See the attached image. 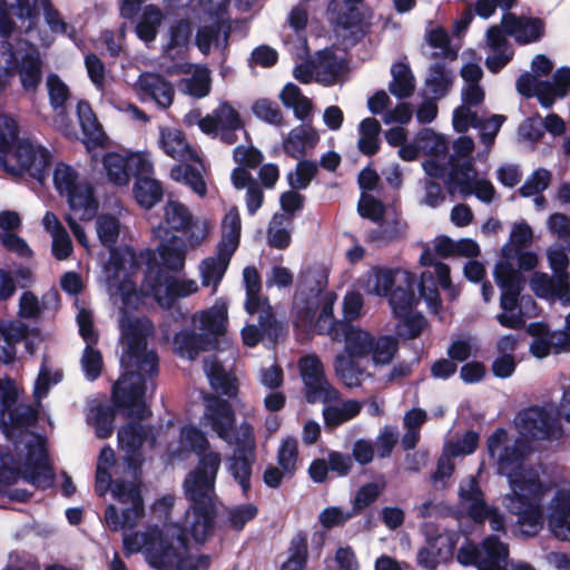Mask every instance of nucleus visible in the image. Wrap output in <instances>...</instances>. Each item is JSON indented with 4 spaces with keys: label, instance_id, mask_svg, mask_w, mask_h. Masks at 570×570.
<instances>
[{
    "label": "nucleus",
    "instance_id": "obj_8",
    "mask_svg": "<svg viewBox=\"0 0 570 570\" xmlns=\"http://www.w3.org/2000/svg\"><path fill=\"white\" fill-rule=\"evenodd\" d=\"M204 413L200 422L215 435L228 443L239 438L236 433V413L232 403L213 393L204 395Z\"/></svg>",
    "mask_w": 570,
    "mask_h": 570
},
{
    "label": "nucleus",
    "instance_id": "obj_18",
    "mask_svg": "<svg viewBox=\"0 0 570 570\" xmlns=\"http://www.w3.org/2000/svg\"><path fill=\"white\" fill-rule=\"evenodd\" d=\"M137 86L140 95L150 98L163 109L171 106L175 89L163 75L144 72L138 77Z\"/></svg>",
    "mask_w": 570,
    "mask_h": 570
},
{
    "label": "nucleus",
    "instance_id": "obj_9",
    "mask_svg": "<svg viewBox=\"0 0 570 570\" xmlns=\"http://www.w3.org/2000/svg\"><path fill=\"white\" fill-rule=\"evenodd\" d=\"M235 451L229 458L228 471L242 489L244 497H248L252 490L253 465L256 460L255 439L253 428L249 424L242 425L240 438L235 440Z\"/></svg>",
    "mask_w": 570,
    "mask_h": 570
},
{
    "label": "nucleus",
    "instance_id": "obj_47",
    "mask_svg": "<svg viewBox=\"0 0 570 570\" xmlns=\"http://www.w3.org/2000/svg\"><path fill=\"white\" fill-rule=\"evenodd\" d=\"M210 386L228 397H235L238 392L236 379L226 373L220 364H214L209 372Z\"/></svg>",
    "mask_w": 570,
    "mask_h": 570
},
{
    "label": "nucleus",
    "instance_id": "obj_44",
    "mask_svg": "<svg viewBox=\"0 0 570 570\" xmlns=\"http://www.w3.org/2000/svg\"><path fill=\"white\" fill-rule=\"evenodd\" d=\"M354 358L343 355H337L335 358L336 375L347 387H356L361 384L360 376L363 371Z\"/></svg>",
    "mask_w": 570,
    "mask_h": 570
},
{
    "label": "nucleus",
    "instance_id": "obj_14",
    "mask_svg": "<svg viewBox=\"0 0 570 570\" xmlns=\"http://www.w3.org/2000/svg\"><path fill=\"white\" fill-rule=\"evenodd\" d=\"M107 178L116 186H126L131 176L149 174L151 165L138 154L121 155L116 151L107 153L102 158Z\"/></svg>",
    "mask_w": 570,
    "mask_h": 570
},
{
    "label": "nucleus",
    "instance_id": "obj_3",
    "mask_svg": "<svg viewBox=\"0 0 570 570\" xmlns=\"http://www.w3.org/2000/svg\"><path fill=\"white\" fill-rule=\"evenodd\" d=\"M127 554L142 551L148 564L156 570H207L210 558L199 554L198 558H181L168 539L166 529L154 528L142 533L125 534L122 539Z\"/></svg>",
    "mask_w": 570,
    "mask_h": 570
},
{
    "label": "nucleus",
    "instance_id": "obj_6",
    "mask_svg": "<svg viewBox=\"0 0 570 570\" xmlns=\"http://www.w3.org/2000/svg\"><path fill=\"white\" fill-rule=\"evenodd\" d=\"M509 546L495 534L487 535L481 543L466 541L456 552V561L464 567L478 570H505Z\"/></svg>",
    "mask_w": 570,
    "mask_h": 570
},
{
    "label": "nucleus",
    "instance_id": "obj_39",
    "mask_svg": "<svg viewBox=\"0 0 570 570\" xmlns=\"http://www.w3.org/2000/svg\"><path fill=\"white\" fill-rule=\"evenodd\" d=\"M194 31V24L188 18H181L174 21L169 27V41L164 46V51H170L187 47L190 42Z\"/></svg>",
    "mask_w": 570,
    "mask_h": 570
},
{
    "label": "nucleus",
    "instance_id": "obj_49",
    "mask_svg": "<svg viewBox=\"0 0 570 570\" xmlns=\"http://www.w3.org/2000/svg\"><path fill=\"white\" fill-rule=\"evenodd\" d=\"M426 86L438 98H442L448 94L452 86V76L446 70L444 63L436 62L431 66Z\"/></svg>",
    "mask_w": 570,
    "mask_h": 570
},
{
    "label": "nucleus",
    "instance_id": "obj_29",
    "mask_svg": "<svg viewBox=\"0 0 570 570\" xmlns=\"http://www.w3.org/2000/svg\"><path fill=\"white\" fill-rule=\"evenodd\" d=\"M308 560V539L303 530L296 532L287 548V559L279 570H306Z\"/></svg>",
    "mask_w": 570,
    "mask_h": 570
},
{
    "label": "nucleus",
    "instance_id": "obj_43",
    "mask_svg": "<svg viewBox=\"0 0 570 570\" xmlns=\"http://www.w3.org/2000/svg\"><path fill=\"white\" fill-rule=\"evenodd\" d=\"M265 304L267 305V309H264L263 313L259 315L258 323L261 328L264 332H267L276 323L275 316L272 312L271 306L268 305L267 298L262 299L259 296V292L246 293L245 309L248 314H256L261 308H263Z\"/></svg>",
    "mask_w": 570,
    "mask_h": 570
},
{
    "label": "nucleus",
    "instance_id": "obj_52",
    "mask_svg": "<svg viewBox=\"0 0 570 570\" xmlns=\"http://www.w3.org/2000/svg\"><path fill=\"white\" fill-rule=\"evenodd\" d=\"M159 142L164 153L174 159L181 157L188 147L184 134L177 129H163Z\"/></svg>",
    "mask_w": 570,
    "mask_h": 570
},
{
    "label": "nucleus",
    "instance_id": "obj_17",
    "mask_svg": "<svg viewBox=\"0 0 570 570\" xmlns=\"http://www.w3.org/2000/svg\"><path fill=\"white\" fill-rule=\"evenodd\" d=\"M449 171L444 180L450 195L459 191L463 197L471 196V184L478 177L475 163L472 157L456 159V156H449Z\"/></svg>",
    "mask_w": 570,
    "mask_h": 570
},
{
    "label": "nucleus",
    "instance_id": "obj_50",
    "mask_svg": "<svg viewBox=\"0 0 570 570\" xmlns=\"http://www.w3.org/2000/svg\"><path fill=\"white\" fill-rule=\"evenodd\" d=\"M97 234L105 247L112 248L118 240L120 232L119 219L110 214H102L97 218Z\"/></svg>",
    "mask_w": 570,
    "mask_h": 570
},
{
    "label": "nucleus",
    "instance_id": "obj_30",
    "mask_svg": "<svg viewBox=\"0 0 570 570\" xmlns=\"http://www.w3.org/2000/svg\"><path fill=\"white\" fill-rule=\"evenodd\" d=\"M392 81L389 85L390 92L397 99L410 98L415 89V78L407 63L397 61L391 68Z\"/></svg>",
    "mask_w": 570,
    "mask_h": 570
},
{
    "label": "nucleus",
    "instance_id": "obj_64",
    "mask_svg": "<svg viewBox=\"0 0 570 570\" xmlns=\"http://www.w3.org/2000/svg\"><path fill=\"white\" fill-rule=\"evenodd\" d=\"M258 509L253 503H246L235 507L228 512V522L233 530L242 531L246 523L254 520Z\"/></svg>",
    "mask_w": 570,
    "mask_h": 570
},
{
    "label": "nucleus",
    "instance_id": "obj_7",
    "mask_svg": "<svg viewBox=\"0 0 570 570\" xmlns=\"http://www.w3.org/2000/svg\"><path fill=\"white\" fill-rule=\"evenodd\" d=\"M298 370L307 403H327L338 399L340 393L326 379L324 365L317 355L302 356L298 360Z\"/></svg>",
    "mask_w": 570,
    "mask_h": 570
},
{
    "label": "nucleus",
    "instance_id": "obj_35",
    "mask_svg": "<svg viewBox=\"0 0 570 570\" xmlns=\"http://www.w3.org/2000/svg\"><path fill=\"white\" fill-rule=\"evenodd\" d=\"M518 503V510L514 512L518 515V523L528 528V531L532 534L538 533L543 525V513L540 507V500Z\"/></svg>",
    "mask_w": 570,
    "mask_h": 570
},
{
    "label": "nucleus",
    "instance_id": "obj_40",
    "mask_svg": "<svg viewBox=\"0 0 570 570\" xmlns=\"http://www.w3.org/2000/svg\"><path fill=\"white\" fill-rule=\"evenodd\" d=\"M200 328L204 330L216 342V337L226 331L227 308L225 306L218 308H209L200 314Z\"/></svg>",
    "mask_w": 570,
    "mask_h": 570
},
{
    "label": "nucleus",
    "instance_id": "obj_33",
    "mask_svg": "<svg viewBox=\"0 0 570 570\" xmlns=\"http://www.w3.org/2000/svg\"><path fill=\"white\" fill-rule=\"evenodd\" d=\"M360 138L357 141L358 150L365 156H374L380 150L379 135L381 124L374 117H367L360 124Z\"/></svg>",
    "mask_w": 570,
    "mask_h": 570
},
{
    "label": "nucleus",
    "instance_id": "obj_28",
    "mask_svg": "<svg viewBox=\"0 0 570 570\" xmlns=\"http://www.w3.org/2000/svg\"><path fill=\"white\" fill-rule=\"evenodd\" d=\"M138 174L134 184L132 193L137 203L146 208H153L163 199L164 189L160 181Z\"/></svg>",
    "mask_w": 570,
    "mask_h": 570
},
{
    "label": "nucleus",
    "instance_id": "obj_38",
    "mask_svg": "<svg viewBox=\"0 0 570 570\" xmlns=\"http://www.w3.org/2000/svg\"><path fill=\"white\" fill-rule=\"evenodd\" d=\"M395 318L399 320L396 333L403 340L417 338L429 325L422 313L412 311L409 314L395 315Z\"/></svg>",
    "mask_w": 570,
    "mask_h": 570
},
{
    "label": "nucleus",
    "instance_id": "obj_25",
    "mask_svg": "<svg viewBox=\"0 0 570 570\" xmlns=\"http://www.w3.org/2000/svg\"><path fill=\"white\" fill-rule=\"evenodd\" d=\"M508 481L517 502L541 500L544 493L543 484L535 473L521 470L508 478Z\"/></svg>",
    "mask_w": 570,
    "mask_h": 570
},
{
    "label": "nucleus",
    "instance_id": "obj_5",
    "mask_svg": "<svg viewBox=\"0 0 570 570\" xmlns=\"http://www.w3.org/2000/svg\"><path fill=\"white\" fill-rule=\"evenodd\" d=\"M19 478L37 489L46 490L52 485L55 473L45 449L37 456L29 449L23 464L9 449H0V484H13Z\"/></svg>",
    "mask_w": 570,
    "mask_h": 570
},
{
    "label": "nucleus",
    "instance_id": "obj_1",
    "mask_svg": "<svg viewBox=\"0 0 570 570\" xmlns=\"http://www.w3.org/2000/svg\"><path fill=\"white\" fill-rule=\"evenodd\" d=\"M122 334L128 345L120 357L124 373L112 385L111 404L100 403L94 409V426L99 439L112 435L118 412L126 419L151 416V411L145 402L146 380L158 374V355L146 353V333L139 321L125 324Z\"/></svg>",
    "mask_w": 570,
    "mask_h": 570
},
{
    "label": "nucleus",
    "instance_id": "obj_27",
    "mask_svg": "<svg viewBox=\"0 0 570 570\" xmlns=\"http://www.w3.org/2000/svg\"><path fill=\"white\" fill-rule=\"evenodd\" d=\"M6 413L8 414V421L0 415V429L7 435L13 430L32 426L38 421L37 410L28 404L17 405L16 403L6 410Z\"/></svg>",
    "mask_w": 570,
    "mask_h": 570
},
{
    "label": "nucleus",
    "instance_id": "obj_37",
    "mask_svg": "<svg viewBox=\"0 0 570 570\" xmlns=\"http://www.w3.org/2000/svg\"><path fill=\"white\" fill-rule=\"evenodd\" d=\"M27 335L26 325L17 322H0V336L7 344L3 348L4 363H10L16 357V344L22 341Z\"/></svg>",
    "mask_w": 570,
    "mask_h": 570
},
{
    "label": "nucleus",
    "instance_id": "obj_42",
    "mask_svg": "<svg viewBox=\"0 0 570 570\" xmlns=\"http://www.w3.org/2000/svg\"><path fill=\"white\" fill-rule=\"evenodd\" d=\"M419 295L423 298L432 313H439L442 308V301L433 273L425 271L421 274L420 282H416Z\"/></svg>",
    "mask_w": 570,
    "mask_h": 570
},
{
    "label": "nucleus",
    "instance_id": "obj_24",
    "mask_svg": "<svg viewBox=\"0 0 570 570\" xmlns=\"http://www.w3.org/2000/svg\"><path fill=\"white\" fill-rule=\"evenodd\" d=\"M174 345L180 357L195 360L200 352L209 351L213 347L214 338L208 334L181 330L174 335Z\"/></svg>",
    "mask_w": 570,
    "mask_h": 570
},
{
    "label": "nucleus",
    "instance_id": "obj_48",
    "mask_svg": "<svg viewBox=\"0 0 570 570\" xmlns=\"http://www.w3.org/2000/svg\"><path fill=\"white\" fill-rule=\"evenodd\" d=\"M397 340L391 335L373 337L370 355L375 364H389L397 352Z\"/></svg>",
    "mask_w": 570,
    "mask_h": 570
},
{
    "label": "nucleus",
    "instance_id": "obj_55",
    "mask_svg": "<svg viewBox=\"0 0 570 570\" xmlns=\"http://www.w3.org/2000/svg\"><path fill=\"white\" fill-rule=\"evenodd\" d=\"M47 88L51 107L55 110L65 109L66 102L70 97L68 86L57 73H50L47 77Z\"/></svg>",
    "mask_w": 570,
    "mask_h": 570
},
{
    "label": "nucleus",
    "instance_id": "obj_11",
    "mask_svg": "<svg viewBox=\"0 0 570 570\" xmlns=\"http://www.w3.org/2000/svg\"><path fill=\"white\" fill-rule=\"evenodd\" d=\"M11 157L21 173L40 184H43L50 175L52 155L41 145H35L29 139H21L16 144Z\"/></svg>",
    "mask_w": 570,
    "mask_h": 570
},
{
    "label": "nucleus",
    "instance_id": "obj_12",
    "mask_svg": "<svg viewBox=\"0 0 570 570\" xmlns=\"http://www.w3.org/2000/svg\"><path fill=\"white\" fill-rule=\"evenodd\" d=\"M4 56V72L7 76L19 75L22 89L27 94H36L42 82V60L38 53L26 52L21 60L9 42Z\"/></svg>",
    "mask_w": 570,
    "mask_h": 570
},
{
    "label": "nucleus",
    "instance_id": "obj_32",
    "mask_svg": "<svg viewBox=\"0 0 570 570\" xmlns=\"http://www.w3.org/2000/svg\"><path fill=\"white\" fill-rule=\"evenodd\" d=\"M493 274L501 292L522 293L525 287V277L509 261L497 263Z\"/></svg>",
    "mask_w": 570,
    "mask_h": 570
},
{
    "label": "nucleus",
    "instance_id": "obj_61",
    "mask_svg": "<svg viewBox=\"0 0 570 570\" xmlns=\"http://www.w3.org/2000/svg\"><path fill=\"white\" fill-rule=\"evenodd\" d=\"M298 458V445L296 440L286 439L279 446L277 452V463L287 472L288 476H293L296 470V462Z\"/></svg>",
    "mask_w": 570,
    "mask_h": 570
},
{
    "label": "nucleus",
    "instance_id": "obj_36",
    "mask_svg": "<svg viewBox=\"0 0 570 570\" xmlns=\"http://www.w3.org/2000/svg\"><path fill=\"white\" fill-rule=\"evenodd\" d=\"M532 228L525 223L515 224L510 233V240L502 248V255L507 259L514 258L515 255L532 243Z\"/></svg>",
    "mask_w": 570,
    "mask_h": 570
},
{
    "label": "nucleus",
    "instance_id": "obj_45",
    "mask_svg": "<svg viewBox=\"0 0 570 570\" xmlns=\"http://www.w3.org/2000/svg\"><path fill=\"white\" fill-rule=\"evenodd\" d=\"M385 488V484H379L377 482H368L363 484L355 493L352 500L351 512L353 515L360 514L363 510L371 507L381 495Z\"/></svg>",
    "mask_w": 570,
    "mask_h": 570
},
{
    "label": "nucleus",
    "instance_id": "obj_31",
    "mask_svg": "<svg viewBox=\"0 0 570 570\" xmlns=\"http://www.w3.org/2000/svg\"><path fill=\"white\" fill-rule=\"evenodd\" d=\"M163 19L164 14L157 6H146L135 28L137 37L147 43L153 42L157 38Z\"/></svg>",
    "mask_w": 570,
    "mask_h": 570
},
{
    "label": "nucleus",
    "instance_id": "obj_15",
    "mask_svg": "<svg viewBox=\"0 0 570 570\" xmlns=\"http://www.w3.org/2000/svg\"><path fill=\"white\" fill-rule=\"evenodd\" d=\"M453 533L443 532L435 535H428L426 547L419 549L416 563L426 570H436L439 564L453 557L456 540Z\"/></svg>",
    "mask_w": 570,
    "mask_h": 570
},
{
    "label": "nucleus",
    "instance_id": "obj_26",
    "mask_svg": "<svg viewBox=\"0 0 570 570\" xmlns=\"http://www.w3.org/2000/svg\"><path fill=\"white\" fill-rule=\"evenodd\" d=\"M157 252L161 259L160 266L165 271L180 272L186 261V243L181 237L173 235L165 242H161Z\"/></svg>",
    "mask_w": 570,
    "mask_h": 570
},
{
    "label": "nucleus",
    "instance_id": "obj_41",
    "mask_svg": "<svg viewBox=\"0 0 570 570\" xmlns=\"http://www.w3.org/2000/svg\"><path fill=\"white\" fill-rule=\"evenodd\" d=\"M373 335L354 326L347 333L345 351L350 357L368 356L372 350Z\"/></svg>",
    "mask_w": 570,
    "mask_h": 570
},
{
    "label": "nucleus",
    "instance_id": "obj_13",
    "mask_svg": "<svg viewBox=\"0 0 570 570\" xmlns=\"http://www.w3.org/2000/svg\"><path fill=\"white\" fill-rule=\"evenodd\" d=\"M520 433L532 440H553L561 435V426L551 411L543 406H530L518 413Z\"/></svg>",
    "mask_w": 570,
    "mask_h": 570
},
{
    "label": "nucleus",
    "instance_id": "obj_54",
    "mask_svg": "<svg viewBox=\"0 0 570 570\" xmlns=\"http://www.w3.org/2000/svg\"><path fill=\"white\" fill-rule=\"evenodd\" d=\"M335 2H331L330 11L335 14L334 22L337 28L344 30H351L361 26L363 21V14L356 7V4H346L344 9L336 11L334 7Z\"/></svg>",
    "mask_w": 570,
    "mask_h": 570
},
{
    "label": "nucleus",
    "instance_id": "obj_59",
    "mask_svg": "<svg viewBox=\"0 0 570 570\" xmlns=\"http://www.w3.org/2000/svg\"><path fill=\"white\" fill-rule=\"evenodd\" d=\"M428 42L432 48H439L442 52H434L433 57H443L445 59L455 60L458 52L451 48L450 37L443 27H436L429 31Z\"/></svg>",
    "mask_w": 570,
    "mask_h": 570
},
{
    "label": "nucleus",
    "instance_id": "obj_22",
    "mask_svg": "<svg viewBox=\"0 0 570 570\" xmlns=\"http://www.w3.org/2000/svg\"><path fill=\"white\" fill-rule=\"evenodd\" d=\"M318 140L320 137L311 125H298L283 139V150L291 158L302 159L308 149L317 145Z\"/></svg>",
    "mask_w": 570,
    "mask_h": 570
},
{
    "label": "nucleus",
    "instance_id": "obj_51",
    "mask_svg": "<svg viewBox=\"0 0 570 570\" xmlns=\"http://www.w3.org/2000/svg\"><path fill=\"white\" fill-rule=\"evenodd\" d=\"M317 173V165L314 161L298 159L295 173L287 175L288 185L292 189H306Z\"/></svg>",
    "mask_w": 570,
    "mask_h": 570
},
{
    "label": "nucleus",
    "instance_id": "obj_21",
    "mask_svg": "<svg viewBox=\"0 0 570 570\" xmlns=\"http://www.w3.org/2000/svg\"><path fill=\"white\" fill-rule=\"evenodd\" d=\"M72 213L80 220H91L98 212L99 202L95 195V188L88 183H81L63 195Z\"/></svg>",
    "mask_w": 570,
    "mask_h": 570
},
{
    "label": "nucleus",
    "instance_id": "obj_63",
    "mask_svg": "<svg viewBox=\"0 0 570 570\" xmlns=\"http://www.w3.org/2000/svg\"><path fill=\"white\" fill-rule=\"evenodd\" d=\"M226 265L214 257H207L202 262V284L208 286L213 284L216 288L222 282L226 271Z\"/></svg>",
    "mask_w": 570,
    "mask_h": 570
},
{
    "label": "nucleus",
    "instance_id": "obj_56",
    "mask_svg": "<svg viewBox=\"0 0 570 570\" xmlns=\"http://www.w3.org/2000/svg\"><path fill=\"white\" fill-rule=\"evenodd\" d=\"M52 176L55 187L61 196L82 183L78 180L77 171L63 163L56 165Z\"/></svg>",
    "mask_w": 570,
    "mask_h": 570
},
{
    "label": "nucleus",
    "instance_id": "obj_34",
    "mask_svg": "<svg viewBox=\"0 0 570 570\" xmlns=\"http://www.w3.org/2000/svg\"><path fill=\"white\" fill-rule=\"evenodd\" d=\"M320 308L318 296H308L294 307V327L303 334L311 335L313 323Z\"/></svg>",
    "mask_w": 570,
    "mask_h": 570
},
{
    "label": "nucleus",
    "instance_id": "obj_19",
    "mask_svg": "<svg viewBox=\"0 0 570 570\" xmlns=\"http://www.w3.org/2000/svg\"><path fill=\"white\" fill-rule=\"evenodd\" d=\"M77 116L83 135V144L87 149L105 147L108 137L87 100L78 101Z\"/></svg>",
    "mask_w": 570,
    "mask_h": 570
},
{
    "label": "nucleus",
    "instance_id": "obj_57",
    "mask_svg": "<svg viewBox=\"0 0 570 570\" xmlns=\"http://www.w3.org/2000/svg\"><path fill=\"white\" fill-rule=\"evenodd\" d=\"M551 173L544 168L535 169L519 188L522 197H531L546 190L551 181Z\"/></svg>",
    "mask_w": 570,
    "mask_h": 570
},
{
    "label": "nucleus",
    "instance_id": "obj_4",
    "mask_svg": "<svg viewBox=\"0 0 570 570\" xmlns=\"http://www.w3.org/2000/svg\"><path fill=\"white\" fill-rule=\"evenodd\" d=\"M136 263L146 267L141 293L145 296H153L161 307L169 308L176 298L186 297L198 289L195 281H180L165 271L154 249L140 250Z\"/></svg>",
    "mask_w": 570,
    "mask_h": 570
},
{
    "label": "nucleus",
    "instance_id": "obj_46",
    "mask_svg": "<svg viewBox=\"0 0 570 570\" xmlns=\"http://www.w3.org/2000/svg\"><path fill=\"white\" fill-rule=\"evenodd\" d=\"M180 439L184 446L199 455V459L213 452L208 451L209 441L206 434L195 425L181 428Z\"/></svg>",
    "mask_w": 570,
    "mask_h": 570
},
{
    "label": "nucleus",
    "instance_id": "obj_16",
    "mask_svg": "<svg viewBox=\"0 0 570 570\" xmlns=\"http://www.w3.org/2000/svg\"><path fill=\"white\" fill-rule=\"evenodd\" d=\"M502 30L514 37L517 43L528 45L539 41L544 36V21L541 18L518 17L508 12L502 17Z\"/></svg>",
    "mask_w": 570,
    "mask_h": 570
},
{
    "label": "nucleus",
    "instance_id": "obj_23",
    "mask_svg": "<svg viewBox=\"0 0 570 570\" xmlns=\"http://www.w3.org/2000/svg\"><path fill=\"white\" fill-rule=\"evenodd\" d=\"M528 453L529 444L521 438H517L512 445H504L497 459L498 474L510 478L523 470Z\"/></svg>",
    "mask_w": 570,
    "mask_h": 570
},
{
    "label": "nucleus",
    "instance_id": "obj_10",
    "mask_svg": "<svg viewBox=\"0 0 570 570\" xmlns=\"http://www.w3.org/2000/svg\"><path fill=\"white\" fill-rule=\"evenodd\" d=\"M129 422L122 425L117 433L118 444L125 451L124 460L129 470L137 472L144 463L142 445L150 439L154 444L156 438L153 426L144 425L145 419H128Z\"/></svg>",
    "mask_w": 570,
    "mask_h": 570
},
{
    "label": "nucleus",
    "instance_id": "obj_58",
    "mask_svg": "<svg viewBox=\"0 0 570 570\" xmlns=\"http://www.w3.org/2000/svg\"><path fill=\"white\" fill-rule=\"evenodd\" d=\"M165 219L171 229L180 230L191 223L193 216L184 204L170 200L165 207Z\"/></svg>",
    "mask_w": 570,
    "mask_h": 570
},
{
    "label": "nucleus",
    "instance_id": "obj_62",
    "mask_svg": "<svg viewBox=\"0 0 570 570\" xmlns=\"http://www.w3.org/2000/svg\"><path fill=\"white\" fill-rule=\"evenodd\" d=\"M96 344L86 345L81 357L82 370L88 380H97L102 371V355L99 350L95 348Z\"/></svg>",
    "mask_w": 570,
    "mask_h": 570
},
{
    "label": "nucleus",
    "instance_id": "obj_60",
    "mask_svg": "<svg viewBox=\"0 0 570 570\" xmlns=\"http://www.w3.org/2000/svg\"><path fill=\"white\" fill-rule=\"evenodd\" d=\"M223 24L222 21L217 20L212 24L198 28L195 36V45L203 55H209L212 45L218 41Z\"/></svg>",
    "mask_w": 570,
    "mask_h": 570
},
{
    "label": "nucleus",
    "instance_id": "obj_53",
    "mask_svg": "<svg viewBox=\"0 0 570 570\" xmlns=\"http://www.w3.org/2000/svg\"><path fill=\"white\" fill-rule=\"evenodd\" d=\"M252 111L256 118L268 122L271 125L281 126L283 125V114L277 102L261 98L257 99L253 106Z\"/></svg>",
    "mask_w": 570,
    "mask_h": 570
},
{
    "label": "nucleus",
    "instance_id": "obj_20",
    "mask_svg": "<svg viewBox=\"0 0 570 570\" xmlns=\"http://www.w3.org/2000/svg\"><path fill=\"white\" fill-rule=\"evenodd\" d=\"M400 283L386 296L395 315L409 314L416 304V275L412 272H400Z\"/></svg>",
    "mask_w": 570,
    "mask_h": 570
},
{
    "label": "nucleus",
    "instance_id": "obj_2",
    "mask_svg": "<svg viewBox=\"0 0 570 570\" xmlns=\"http://www.w3.org/2000/svg\"><path fill=\"white\" fill-rule=\"evenodd\" d=\"M220 463V454L212 452L200 458L184 479L183 489L188 508L180 522L166 528L168 539L173 540L181 558H195L189 554V539L203 544L215 534L218 517L215 483Z\"/></svg>",
    "mask_w": 570,
    "mask_h": 570
}]
</instances>
